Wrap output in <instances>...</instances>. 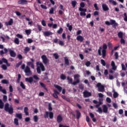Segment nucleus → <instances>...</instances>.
<instances>
[{
    "instance_id": "43",
    "label": "nucleus",
    "mask_w": 127,
    "mask_h": 127,
    "mask_svg": "<svg viewBox=\"0 0 127 127\" xmlns=\"http://www.w3.org/2000/svg\"><path fill=\"white\" fill-rule=\"evenodd\" d=\"M20 87H21L22 88H23V90H25V85L24 84H23V82L22 81L20 82Z\"/></svg>"
},
{
    "instance_id": "20",
    "label": "nucleus",
    "mask_w": 127,
    "mask_h": 127,
    "mask_svg": "<svg viewBox=\"0 0 127 127\" xmlns=\"http://www.w3.org/2000/svg\"><path fill=\"white\" fill-rule=\"evenodd\" d=\"M64 60L65 66H69V64H70V63L69 62V59H68V58H67V57H64Z\"/></svg>"
},
{
    "instance_id": "9",
    "label": "nucleus",
    "mask_w": 127,
    "mask_h": 127,
    "mask_svg": "<svg viewBox=\"0 0 127 127\" xmlns=\"http://www.w3.org/2000/svg\"><path fill=\"white\" fill-rule=\"evenodd\" d=\"M41 59L43 61V63H44L45 65H46L47 63L49 62V60H48L47 57H46V56H45V55L41 56Z\"/></svg>"
},
{
    "instance_id": "14",
    "label": "nucleus",
    "mask_w": 127,
    "mask_h": 127,
    "mask_svg": "<svg viewBox=\"0 0 127 127\" xmlns=\"http://www.w3.org/2000/svg\"><path fill=\"white\" fill-rule=\"evenodd\" d=\"M59 94H60L59 92H58L56 90H54V93L53 94V97H54V98H55V99H58V95H59Z\"/></svg>"
},
{
    "instance_id": "17",
    "label": "nucleus",
    "mask_w": 127,
    "mask_h": 127,
    "mask_svg": "<svg viewBox=\"0 0 127 127\" xmlns=\"http://www.w3.org/2000/svg\"><path fill=\"white\" fill-rule=\"evenodd\" d=\"M63 121V118L61 115H58L57 117V122L58 124H60Z\"/></svg>"
},
{
    "instance_id": "47",
    "label": "nucleus",
    "mask_w": 127,
    "mask_h": 127,
    "mask_svg": "<svg viewBox=\"0 0 127 127\" xmlns=\"http://www.w3.org/2000/svg\"><path fill=\"white\" fill-rule=\"evenodd\" d=\"M22 64V61H20L19 63L16 64V68H18L20 65Z\"/></svg>"
},
{
    "instance_id": "12",
    "label": "nucleus",
    "mask_w": 127,
    "mask_h": 127,
    "mask_svg": "<svg viewBox=\"0 0 127 127\" xmlns=\"http://www.w3.org/2000/svg\"><path fill=\"white\" fill-rule=\"evenodd\" d=\"M28 1L27 0H20L17 1V4H22V5H24V4H28Z\"/></svg>"
},
{
    "instance_id": "44",
    "label": "nucleus",
    "mask_w": 127,
    "mask_h": 127,
    "mask_svg": "<svg viewBox=\"0 0 127 127\" xmlns=\"http://www.w3.org/2000/svg\"><path fill=\"white\" fill-rule=\"evenodd\" d=\"M79 11H83V12H85V13H86L87 12V9L83 8H81V7L79 8Z\"/></svg>"
},
{
    "instance_id": "21",
    "label": "nucleus",
    "mask_w": 127,
    "mask_h": 127,
    "mask_svg": "<svg viewBox=\"0 0 127 127\" xmlns=\"http://www.w3.org/2000/svg\"><path fill=\"white\" fill-rule=\"evenodd\" d=\"M76 40L80 42H83V41H84V37L81 35H79L76 37Z\"/></svg>"
},
{
    "instance_id": "13",
    "label": "nucleus",
    "mask_w": 127,
    "mask_h": 127,
    "mask_svg": "<svg viewBox=\"0 0 127 127\" xmlns=\"http://www.w3.org/2000/svg\"><path fill=\"white\" fill-rule=\"evenodd\" d=\"M102 7L104 11H108V10L110 9V8H109V7L108 6V5H107V4H105V3L102 4Z\"/></svg>"
},
{
    "instance_id": "36",
    "label": "nucleus",
    "mask_w": 127,
    "mask_h": 127,
    "mask_svg": "<svg viewBox=\"0 0 127 127\" xmlns=\"http://www.w3.org/2000/svg\"><path fill=\"white\" fill-rule=\"evenodd\" d=\"M66 26L68 28V30H69V31H72V29H73V27L72 26V25H69V23H68L66 24Z\"/></svg>"
},
{
    "instance_id": "27",
    "label": "nucleus",
    "mask_w": 127,
    "mask_h": 127,
    "mask_svg": "<svg viewBox=\"0 0 127 127\" xmlns=\"http://www.w3.org/2000/svg\"><path fill=\"white\" fill-rule=\"evenodd\" d=\"M15 117L19 119V120H21V119H22V114H21V113H17L16 114Z\"/></svg>"
},
{
    "instance_id": "18",
    "label": "nucleus",
    "mask_w": 127,
    "mask_h": 127,
    "mask_svg": "<svg viewBox=\"0 0 127 127\" xmlns=\"http://www.w3.org/2000/svg\"><path fill=\"white\" fill-rule=\"evenodd\" d=\"M13 23V19L12 18L10 19L9 21L8 22H6L5 23V24L6 26H8V25H12V24Z\"/></svg>"
},
{
    "instance_id": "60",
    "label": "nucleus",
    "mask_w": 127,
    "mask_h": 127,
    "mask_svg": "<svg viewBox=\"0 0 127 127\" xmlns=\"http://www.w3.org/2000/svg\"><path fill=\"white\" fill-rule=\"evenodd\" d=\"M106 102H107V103H109V104H111V103L112 102V100H111V98L107 97L106 98Z\"/></svg>"
},
{
    "instance_id": "59",
    "label": "nucleus",
    "mask_w": 127,
    "mask_h": 127,
    "mask_svg": "<svg viewBox=\"0 0 127 127\" xmlns=\"http://www.w3.org/2000/svg\"><path fill=\"white\" fill-rule=\"evenodd\" d=\"M41 24L43 26H46V23L45 22V20H42L41 21Z\"/></svg>"
},
{
    "instance_id": "55",
    "label": "nucleus",
    "mask_w": 127,
    "mask_h": 127,
    "mask_svg": "<svg viewBox=\"0 0 127 127\" xmlns=\"http://www.w3.org/2000/svg\"><path fill=\"white\" fill-rule=\"evenodd\" d=\"M114 56L116 60L119 59V53H118V52H115Z\"/></svg>"
},
{
    "instance_id": "4",
    "label": "nucleus",
    "mask_w": 127,
    "mask_h": 127,
    "mask_svg": "<svg viewBox=\"0 0 127 127\" xmlns=\"http://www.w3.org/2000/svg\"><path fill=\"white\" fill-rule=\"evenodd\" d=\"M102 101H103L102 99H99V102H98V104L95 106V108H96V109H98V110H96V112L97 113H99V114L103 113V109H102L101 107H100V106L103 104V102H102Z\"/></svg>"
},
{
    "instance_id": "10",
    "label": "nucleus",
    "mask_w": 127,
    "mask_h": 127,
    "mask_svg": "<svg viewBox=\"0 0 127 127\" xmlns=\"http://www.w3.org/2000/svg\"><path fill=\"white\" fill-rule=\"evenodd\" d=\"M2 63H5L8 67H9L10 66V64H8V62L7 61V60L5 58H2L1 60H0V65H1Z\"/></svg>"
},
{
    "instance_id": "38",
    "label": "nucleus",
    "mask_w": 127,
    "mask_h": 127,
    "mask_svg": "<svg viewBox=\"0 0 127 127\" xmlns=\"http://www.w3.org/2000/svg\"><path fill=\"white\" fill-rule=\"evenodd\" d=\"M1 82L2 84H8L9 83L7 79H3L1 80Z\"/></svg>"
},
{
    "instance_id": "19",
    "label": "nucleus",
    "mask_w": 127,
    "mask_h": 127,
    "mask_svg": "<svg viewBox=\"0 0 127 127\" xmlns=\"http://www.w3.org/2000/svg\"><path fill=\"white\" fill-rule=\"evenodd\" d=\"M54 87H55V88H56V89H57L58 91H59V92H62V87H61V86L57 85V84H54Z\"/></svg>"
},
{
    "instance_id": "6",
    "label": "nucleus",
    "mask_w": 127,
    "mask_h": 127,
    "mask_svg": "<svg viewBox=\"0 0 127 127\" xmlns=\"http://www.w3.org/2000/svg\"><path fill=\"white\" fill-rule=\"evenodd\" d=\"M44 117L45 119H48L49 118L50 120H53V118H54V114L52 112L47 111L44 115Z\"/></svg>"
},
{
    "instance_id": "61",
    "label": "nucleus",
    "mask_w": 127,
    "mask_h": 127,
    "mask_svg": "<svg viewBox=\"0 0 127 127\" xmlns=\"http://www.w3.org/2000/svg\"><path fill=\"white\" fill-rule=\"evenodd\" d=\"M121 44H126V41H125V39H124L123 38L121 39Z\"/></svg>"
},
{
    "instance_id": "3",
    "label": "nucleus",
    "mask_w": 127,
    "mask_h": 127,
    "mask_svg": "<svg viewBox=\"0 0 127 127\" xmlns=\"http://www.w3.org/2000/svg\"><path fill=\"white\" fill-rule=\"evenodd\" d=\"M4 111L7 112L9 115H12L13 114V107L12 106L9 107V104L5 103L4 105Z\"/></svg>"
},
{
    "instance_id": "24",
    "label": "nucleus",
    "mask_w": 127,
    "mask_h": 127,
    "mask_svg": "<svg viewBox=\"0 0 127 127\" xmlns=\"http://www.w3.org/2000/svg\"><path fill=\"white\" fill-rule=\"evenodd\" d=\"M24 113L26 116H29V113L28 112V107H25L24 108Z\"/></svg>"
},
{
    "instance_id": "49",
    "label": "nucleus",
    "mask_w": 127,
    "mask_h": 127,
    "mask_svg": "<svg viewBox=\"0 0 127 127\" xmlns=\"http://www.w3.org/2000/svg\"><path fill=\"white\" fill-rule=\"evenodd\" d=\"M25 33L27 34V35H30V33H31V30H26L25 31Z\"/></svg>"
},
{
    "instance_id": "50",
    "label": "nucleus",
    "mask_w": 127,
    "mask_h": 127,
    "mask_svg": "<svg viewBox=\"0 0 127 127\" xmlns=\"http://www.w3.org/2000/svg\"><path fill=\"white\" fill-rule=\"evenodd\" d=\"M3 70H7V66L5 64H2L1 66Z\"/></svg>"
},
{
    "instance_id": "52",
    "label": "nucleus",
    "mask_w": 127,
    "mask_h": 127,
    "mask_svg": "<svg viewBox=\"0 0 127 127\" xmlns=\"http://www.w3.org/2000/svg\"><path fill=\"white\" fill-rule=\"evenodd\" d=\"M103 50H106L108 48V46H107V44H104L102 47Z\"/></svg>"
},
{
    "instance_id": "34",
    "label": "nucleus",
    "mask_w": 127,
    "mask_h": 127,
    "mask_svg": "<svg viewBox=\"0 0 127 127\" xmlns=\"http://www.w3.org/2000/svg\"><path fill=\"white\" fill-rule=\"evenodd\" d=\"M14 123L15 126H19V123H18V119H17V118H15L14 119Z\"/></svg>"
},
{
    "instance_id": "15",
    "label": "nucleus",
    "mask_w": 127,
    "mask_h": 127,
    "mask_svg": "<svg viewBox=\"0 0 127 127\" xmlns=\"http://www.w3.org/2000/svg\"><path fill=\"white\" fill-rule=\"evenodd\" d=\"M8 52L11 57L14 58L15 56H16V53H15L14 51H12V50L10 49L8 50Z\"/></svg>"
},
{
    "instance_id": "62",
    "label": "nucleus",
    "mask_w": 127,
    "mask_h": 127,
    "mask_svg": "<svg viewBox=\"0 0 127 127\" xmlns=\"http://www.w3.org/2000/svg\"><path fill=\"white\" fill-rule=\"evenodd\" d=\"M94 7H95V10H99V7H98L97 3L94 4Z\"/></svg>"
},
{
    "instance_id": "41",
    "label": "nucleus",
    "mask_w": 127,
    "mask_h": 127,
    "mask_svg": "<svg viewBox=\"0 0 127 127\" xmlns=\"http://www.w3.org/2000/svg\"><path fill=\"white\" fill-rule=\"evenodd\" d=\"M121 66H122V69L123 71H126L127 70V66H126V65H125V64H121Z\"/></svg>"
},
{
    "instance_id": "23",
    "label": "nucleus",
    "mask_w": 127,
    "mask_h": 127,
    "mask_svg": "<svg viewBox=\"0 0 127 127\" xmlns=\"http://www.w3.org/2000/svg\"><path fill=\"white\" fill-rule=\"evenodd\" d=\"M75 112L76 113V119L77 120H79L81 118V112L79 110H76Z\"/></svg>"
},
{
    "instance_id": "25",
    "label": "nucleus",
    "mask_w": 127,
    "mask_h": 127,
    "mask_svg": "<svg viewBox=\"0 0 127 127\" xmlns=\"http://www.w3.org/2000/svg\"><path fill=\"white\" fill-rule=\"evenodd\" d=\"M45 36H49L50 35H52L53 33L52 32L50 31H46L44 33Z\"/></svg>"
},
{
    "instance_id": "57",
    "label": "nucleus",
    "mask_w": 127,
    "mask_h": 127,
    "mask_svg": "<svg viewBox=\"0 0 127 127\" xmlns=\"http://www.w3.org/2000/svg\"><path fill=\"white\" fill-rule=\"evenodd\" d=\"M85 64L86 65V67H89L91 65V62L90 61H87Z\"/></svg>"
},
{
    "instance_id": "16",
    "label": "nucleus",
    "mask_w": 127,
    "mask_h": 127,
    "mask_svg": "<svg viewBox=\"0 0 127 127\" xmlns=\"http://www.w3.org/2000/svg\"><path fill=\"white\" fill-rule=\"evenodd\" d=\"M103 110H102V113H105V114L108 113V106L106 105H103L102 106Z\"/></svg>"
},
{
    "instance_id": "31",
    "label": "nucleus",
    "mask_w": 127,
    "mask_h": 127,
    "mask_svg": "<svg viewBox=\"0 0 127 127\" xmlns=\"http://www.w3.org/2000/svg\"><path fill=\"white\" fill-rule=\"evenodd\" d=\"M3 107H4V104L3 103L2 100L0 99V109H3Z\"/></svg>"
},
{
    "instance_id": "22",
    "label": "nucleus",
    "mask_w": 127,
    "mask_h": 127,
    "mask_svg": "<svg viewBox=\"0 0 127 127\" xmlns=\"http://www.w3.org/2000/svg\"><path fill=\"white\" fill-rule=\"evenodd\" d=\"M111 66L112 67V70H114V71L117 70V66H116V64L114 61L111 62Z\"/></svg>"
},
{
    "instance_id": "45",
    "label": "nucleus",
    "mask_w": 127,
    "mask_h": 127,
    "mask_svg": "<svg viewBox=\"0 0 127 127\" xmlns=\"http://www.w3.org/2000/svg\"><path fill=\"white\" fill-rule=\"evenodd\" d=\"M113 97L115 99L118 98V97H119V94L118 93V92L114 91L113 94Z\"/></svg>"
},
{
    "instance_id": "33",
    "label": "nucleus",
    "mask_w": 127,
    "mask_h": 127,
    "mask_svg": "<svg viewBox=\"0 0 127 127\" xmlns=\"http://www.w3.org/2000/svg\"><path fill=\"white\" fill-rule=\"evenodd\" d=\"M48 110L49 112H52V111L53 110V109L52 108V105L51 103H49L48 104Z\"/></svg>"
},
{
    "instance_id": "29",
    "label": "nucleus",
    "mask_w": 127,
    "mask_h": 127,
    "mask_svg": "<svg viewBox=\"0 0 127 127\" xmlns=\"http://www.w3.org/2000/svg\"><path fill=\"white\" fill-rule=\"evenodd\" d=\"M109 2H110V3H111V4H113V5H117V4H118L117 1L114 0H109Z\"/></svg>"
},
{
    "instance_id": "30",
    "label": "nucleus",
    "mask_w": 127,
    "mask_h": 127,
    "mask_svg": "<svg viewBox=\"0 0 127 127\" xmlns=\"http://www.w3.org/2000/svg\"><path fill=\"white\" fill-rule=\"evenodd\" d=\"M79 83H80V79L78 78L76 80V81L72 82V85H74V86H75V85H77V84H79Z\"/></svg>"
},
{
    "instance_id": "42",
    "label": "nucleus",
    "mask_w": 127,
    "mask_h": 127,
    "mask_svg": "<svg viewBox=\"0 0 127 127\" xmlns=\"http://www.w3.org/2000/svg\"><path fill=\"white\" fill-rule=\"evenodd\" d=\"M63 32V28L62 27L60 28V29L57 31V33L58 34H61Z\"/></svg>"
},
{
    "instance_id": "48",
    "label": "nucleus",
    "mask_w": 127,
    "mask_h": 127,
    "mask_svg": "<svg viewBox=\"0 0 127 127\" xmlns=\"http://www.w3.org/2000/svg\"><path fill=\"white\" fill-rule=\"evenodd\" d=\"M101 50H102V47H100L98 50V53L99 56H101V55H102V53L101 52Z\"/></svg>"
},
{
    "instance_id": "46",
    "label": "nucleus",
    "mask_w": 127,
    "mask_h": 127,
    "mask_svg": "<svg viewBox=\"0 0 127 127\" xmlns=\"http://www.w3.org/2000/svg\"><path fill=\"white\" fill-rule=\"evenodd\" d=\"M30 51V49H29L28 48V47H26L24 49V51L25 52V53H27V52H29V51Z\"/></svg>"
},
{
    "instance_id": "53",
    "label": "nucleus",
    "mask_w": 127,
    "mask_h": 127,
    "mask_svg": "<svg viewBox=\"0 0 127 127\" xmlns=\"http://www.w3.org/2000/svg\"><path fill=\"white\" fill-rule=\"evenodd\" d=\"M17 58L19 60H21V59H23V57H22V55H20V54H18L17 56Z\"/></svg>"
},
{
    "instance_id": "1",
    "label": "nucleus",
    "mask_w": 127,
    "mask_h": 127,
    "mask_svg": "<svg viewBox=\"0 0 127 127\" xmlns=\"http://www.w3.org/2000/svg\"><path fill=\"white\" fill-rule=\"evenodd\" d=\"M37 66V72L38 74H41V71L44 72L45 71V67L42 63H40L39 62H37L36 63Z\"/></svg>"
},
{
    "instance_id": "37",
    "label": "nucleus",
    "mask_w": 127,
    "mask_h": 127,
    "mask_svg": "<svg viewBox=\"0 0 127 127\" xmlns=\"http://www.w3.org/2000/svg\"><path fill=\"white\" fill-rule=\"evenodd\" d=\"M76 4H77V1L76 0L71 1V5H72L73 7H75Z\"/></svg>"
},
{
    "instance_id": "28",
    "label": "nucleus",
    "mask_w": 127,
    "mask_h": 127,
    "mask_svg": "<svg viewBox=\"0 0 127 127\" xmlns=\"http://www.w3.org/2000/svg\"><path fill=\"white\" fill-rule=\"evenodd\" d=\"M102 58L104 59L106 56L107 51L106 50H102Z\"/></svg>"
},
{
    "instance_id": "40",
    "label": "nucleus",
    "mask_w": 127,
    "mask_h": 127,
    "mask_svg": "<svg viewBox=\"0 0 127 127\" xmlns=\"http://www.w3.org/2000/svg\"><path fill=\"white\" fill-rule=\"evenodd\" d=\"M124 35V34L122 32H120L118 33V36L119 38H123V36Z\"/></svg>"
},
{
    "instance_id": "39",
    "label": "nucleus",
    "mask_w": 127,
    "mask_h": 127,
    "mask_svg": "<svg viewBox=\"0 0 127 127\" xmlns=\"http://www.w3.org/2000/svg\"><path fill=\"white\" fill-rule=\"evenodd\" d=\"M14 42L15 43V44L18 45V44H19V39H18L17 38H15L14 40Z\"/></svg>"
},
{
    "instance_id": "64",
    "label": "nucleus",
    "mask_w": 127,
    "mask_h": 127,
    "mask_svg": "<svg viewBox=\"0 0 127 127\" xmlns=\"http://www.w3.org/2000/svg\"><path fill=\"white\" fill-rule=\"evenodd\" d=\"M80 7H81V8L82 7H85V3H84L83 2H81L80 3Z\"/></svg>"
},
{
    "instance_id": "26",
    "label": "nucleus",
    "mask_w": 127,
    "mask_h": 127,
    "mask_svg": "<svg viewBox=\"0 0 127 127\" xmlns=\"http://www.w3.org/2000/svg\"><path fill=\"white\" fill-rule=\"evenodd\" d=\"M67 80L68 84H72L73 83V78H70V76H67Z\"/></svg>"
},
{
    "instance_id": "58",
    "label": "nucleus",
    "mask_w": 127,
    "mask_h": 127,
    "mask_svg": "<svg viewBox=\"0 0 127 127\" xmlns=\"http://www.w3.org/2000/svg\"><path fill=\"white\" fill-rule=\"evenodd\" d=\"M101 62L103 66H106V62H105V60L102 59L101 60Z\"/></svg>"
},
{
    "instance_id": "2",
    "label": "nucleus",
    "mask_w": 127,
    "mask_h": 127,
    "mask_svg": "<svg viewBox=\"0 0 127 127\" xmlns=\"http://www.w3.org/2000/svg\"><path fill=\"white\" fill-rule=\"evenodd\" d=\"M20 68L22 70H24V72L26 73V75L27 76H29L32 74V72H31V70H30V67L28 66H26L25 67V64H23L21 65Z\"/></svg>"
},
{
    "instance_id": "7",
    "label": "nucleus",
    "mask_w": 127,
    "mask_h": 127,
    "mask_svg": "<svg viewBox=\"0 0 127 127\" xmlns=\"http://www.w3.org/2000/svg\"><path fill=\"white\" fill-rule=\"evenodd\" d=\"M33 78L35 79V80H39V77L37 76L36 75H34L32 77H30L29 78H25V82H28V83H30V84H31L33 82Z\"/></svg>"
},
{
    "instance_id": "63",
    "label": "nucleus",
    "mask_w": 127,
    "mask_h": 127,
    "mask_svg": "<svg viewBox=\"0 0 127 127\" xmlns=\"http://www.w3.org/2000/svg\"><path fill=\"white\" fill-rule=\"evenodd\" d=\"M80 16H85L86 15V13H85V12L81 11V12H80Z\"/></svg>"
},
{
    "instance_id": "32",
    "label": "nucleus",
    "mask_w": 127,
    "mask_h": 127,
    "mask_svg": "<svg viewBox=\"0 0 127 127\" xmlns=\"http://www.w3.org/2000/svg\"><path fill=\"white\" fill-rule=\"evenodd\" d=\"M33 119L35 123H37L38 122V116H37V115L34 116Z\"/></svg>"
},
{
    "instance_id": "54",
    "label": "nucleus",
    "mask_w": 127,
    "mask_h": 127,
    "mask_svg": "<svg viewBox=\"0 0 127 127\" xmlns=\"http://www.w3.org/2000/svg\"><path fill=\"white\" fill-rule=\"evenodd\" d=\"M88 50L89 51H91L92 50V49H91V48H85V51H84L85 53H89V52L88 51Z\"/></svg>"
},
{
    "instance_id": "51",
    "label": "nucleus",
    "mask_w": 127,
    "mask_h": 127,
    "mask_svg": "<svg viewBox=\"0 0 127 127\" xmlns=\"http://www.w3.org/2000/svg\"><path fill=\"white\" fill-rule=\"evenodd\" d=\"M61 79L62 80H65L66 79V75L62 74L61 75Z\"/></svg>"
},
{
    "instance_id": "35",
    "label": "nucleus",
    "mask_w": 127,
    "mask_h": 127,
    "mask_svg": "<svg viewBox=\"0 0 127 127\" xmlns=\"http://www.w3.org/2000/svg\"><path fill=\"white\" fill-rule=\"evenodd\" d=\"M53 56L55 57V59H59V55L57 53L53 54Z\"/></svg>"
},
{
    "instance_id": "11",
    "label": "nucleus",
    "mask_w": 127,
    "mask_h": 127,
    "mask_svg": "<svg viewBox=\"0 0 127 127\" xmlns=\"http://www.w3.org/2000/svg\"><path fill=\"white\" fill-rule=\"evenodd\" d=\"M83 96L84 98H89L92 96V94L90 92H88L87 90L84 91L83 92Z\"/></svg>"
},
{
    "instance_id": "56",
    "label": "nucleus",
    "mask_w": 127,
    "mask_h": 127,
    "mask_svg": "<svg viewBox=\"0 0 127 127\" xmlns=\"http://www.w3.org/2000/svg\"><path fill=\"white\" fill-rule=\"evenodd\" d=\"M3 102H6L7 101V96L6 95L3 96Z\"/></svg>"
},
{
    "instance_id": "5",
    "label": "nucleus",
    "mask_w": 127,
    "mask_h": 127,
    "mask_svg": "<svg viewBox=\"0 0 127 127\" xmlns=\"http://www.w3.org/2000/svg\"><path fill=\"white\" fill-rule=\"evenodd\" d=\"M105 24H106V25H113V27L115 29L117 28V26L119 25L118 23L116 22V20L113 19L110 20V22H109V21H105Z\"/></svg>"
},
{
    "instance_id": "8",
    "label": "nucleus",
    "mask_w": 127,
    "mask_h": 127,
    "mask_svg": "<svg viewBox=\"0 0 127 127\" xmlns=\"http://www.w3.org/2000/svg\"><path fill=\"white\" fill-rule=\"evenodd\" d=\"M96 87H98V92H105V87L101 83H98L96 84Z\"/></svg>"
}]
</instances>
